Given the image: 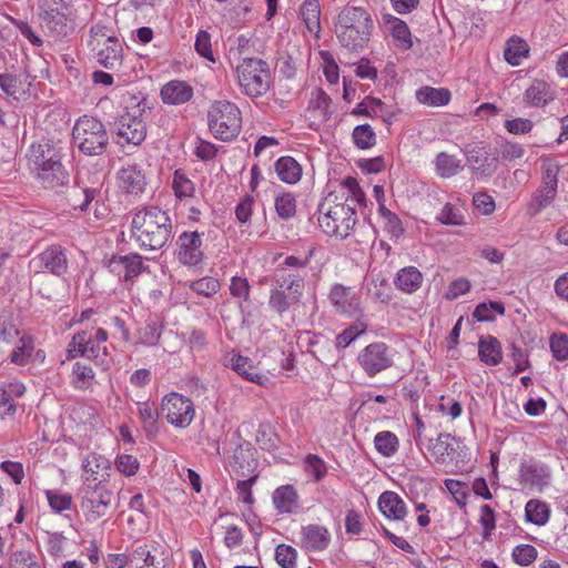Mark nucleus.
<instances>
[{
	"label": "nucleus",
	"mask_w": 568,
	"mask_h": 568,
	"mask_svg": "<svg viewBox=\"0 0 568 568\" xmlns=\"http://www.w3.org/2000/svg\"><path fill=\"white\" fill-rule=\"evenodd\" d=\"M525 517L534 525L544 526L549 520L550 509L546 503L531 499L525 506Z\"/></svg>",
	"instance_id": "37998d69"
},
{
	"label": "nucleus",
	"mask_w": 568,
	"mask_h": 568,
	"mask_svg": "<svg viewBox=\"0 0 568 568\" xmlns=\"http://www.w3.org/2000/svg\"><path fill=\"white\" fill-rule=\"evenodd\" d=\"M304 470L313 476L314 481H320L326 476L327 466L318 455L308 454L304 460Z\"/></svg>",
	"instance_id": "e2e57ef3"
},
{
	"label": "nucleus",
	"mask_w": 568,
	"mask_h": 568,
	"mask_svg": "<svg viewBox=\"0 0 568 568\" xmlns=\"http://www.w3.org/2000/svg\"><path fill=\"white\" fill-rule=\"evenodd\" d=\"M374 445L382 456L390 457L398 450L399 442L394 433L383 430L375 435Z\"/></svg>",
	"instance_id": "3c124183"
},
{
	"label": "nucleus",
	"mask_w": 568,
	"mask_h": 568,
	"mask_svg": "<svg viewBox=\"0 0 568 568\" xmlns=\"http://www.w3.org/2000/svg\"><path fill=\"white\" fill-rule=\"evenodd\" d=\"M131 567L168 568L164 548L154 541L133 545Z\"/></svg>",
	"instance_id": "4468645a"
},
{
	"label": "nucleus",
	"mask_w": 568,
	"mask_h": 568,
	"mask_svg": "<svg viewBox=\"0 0 568 568\" xmlns=\"http://www.w3.org/2000/svg\"><path fill=\"white\" fill-rule=\"evenodd\" d=\"M101 194L98 186H73L69 193V202L74 210L87 212L90 204Z\"/></svg>",
	"instance_id": "2f4dec72"
},
{
	"label": "nucleus",
	"mask_w": 568,
	"mask_h": 568,
	"mask_svg": "<svg viewBox=\"0 0 568 568\" xmlns=\"http://www.w3.org/2000/svg\"><path fill=\"white\" fill-rule=\"evenodd\" d=\"M230 365L232 369H234L240 376L244 377L245 379L252 383L261 385L265 379V377L262 374H260L254 366L250 364L247 357H244L242 355H234L231 358Z\"/></svg>",
	"instance_id": "79ce46f5"
},
{
	"label": "nucleus",
	"mask_w": 568,
	"mask_h": 568,
	"mask_svg": "<svg viewBox=\"0 0 568 568\" xmlns=\"http://www.w3.org/2000/svg\"><path fill=\"white\" fill-rule=\"evenodd\" d=\"M300 14L305 27L316 38L322 30L321 27V4L318 0H304L300 9Z\"/></svg>",
	"instance_id": "f704fd0d"
},
{
	"label": "nucleus",
	"mask_w": 568,
	"mask_h": 568,
	"mask_svg": "<svg viewBox=\"0 0 568 568\" xmlns=\"http://www.w3.org/2000/svg\"><path fill=\"white\" fill-rule=\"evenodd\" d=\"M435 172L443 179L457 175L463 170L462 161L455 155L440 152L434 160Z\"/></svg>",
	"instance_id": "58836bf2"
},
{
	"label": "nucleus",
	"mask_w": 568,
	"mask_h": 568,
	"mask_svg": "<svg viewBox=\"0 0 568 568\" xmlns=\"http://www.w3.org/2000/svg\"><path fill=\"white\" fill-rule=\"evenodd\" d=\"M538 551L532 545L523 544L513 549V559L519 566H529L537 558Z\"/></svg>",
	"instance_id": "338daca9"
},
{
	"label": "nucleus",
	"mask_w": 568,
	"mask_h": 568,
	"mask_svg": "<svg viewBox=\"0 0 568 568\" xmlns=\"http://www.w3.org/2000/svg\"><path fill=\"white\" fill-rule=\"evenodd\" d=\"M104 47L97 52L98 62L106 69H114L122 61V44L114 37L104 40Z\"/></svg>",
	"instance_id": "c756f323"
},
{
	"label": "nucleus",
	"mask_w": 568,
	"mask_h": 568,
	"mask_svg": "<svg viewBox=\"0 0 568 568\" xmlns=\"http://www.w3.org/2000/svg\"><path fill=\"white\" fill-rule=\"evenodd\" d=\"M237 74V83L242 93L255 99L264 95L271 85V71L266 61L244 57L235 68Z\"/></svg>",
	"instance_id": "39448f33"
},
{
	"label": "nucleus",
	"mask_w": 568,
	"mask_h": 568,
	"mask_svg": "<svg viewBox=\"0 0 568 568\" xmlns=\"http://www.w3.org/2000/svg\"><path fill=\"white\" fill-rule=\"evenodd\" d=\"M95 374L85 363L77 362L72 367L71 383L78 389H88L94 383Z\"/></svg>",
	"instance_id": "a18cd8bd"
},
{
	"label": "nucleus",
	"mask_w": 568,
	"mask_h": 568,
	"mask_svg": "<svg viewBox=\"0 0 568 568\" xmlns=\"http://www.w3.org/2000/svg\"><path fill=\"white\" fill-rule=\"evenodd\" d=\"M427 450L437 464L444 466L458 465L466 457V446L448 433H440L436 438L429 439Z\"/></svg>",
	"instance_id": "9b49d317"
},
{
	"label": "nucleus",
	"mask_w": 568,
	"mask_h": 568,
	"mask_svg": "<svg viewBox=\"0 0 568 568\" xmlns=\"http://www.w3.org/2000/svg\"><path fill=\"white\" fill-rule=\"evenodd\" d=\"M139 416L143 428L149 434H154L158 430V409L154 404L149 402L139 404Z\"/></svg>",
	"instance_id": "4d7b16f0"
},
{
	"label": "nucleus",
	"mask_w": 568,
	"mask_h": 568,
	"mask_svg": "<svg viewBox=\"0 0 568 568\" xmlns=\"http://www.w3.org/2000/svg\"><path fill=\"white\" fill-rule=\"evenodd\" d=\"M10 568H45L39 556L31 550L20 549L11 554Z\"/></svg>",
	"instance_id": "de8ad7c7"
},
{
	"label": "nucleus",
	"mask_w": 568,
	"mask_h": 568,
	"mask_svg": "<svg viewBox=\"0 0 568 568\" xmlns=\"http://www.w3.org/2000/svg\"><path fill=\"white\" fill-rule=\"evenodd\" d=\"M381 513L388 519L403 520L407 515L404 500L394 491H384L378 499Z\"/></svg>",
	"instance_id": "bb28decb"
},
{
	"label": "nucleus",
	"mask_w": 568,
	"mask_h": 568,
	"mask_svg": "<svg viewBox=\"0 0 568 568\" xmlns=\"http://www.w3.org/2000/svg\"><path fill=\"white\" fill-rule=\"evenodd\" d=\"M39 10L43 27L53 37H67L72 31L65 13L67 6L62 0H40Z\"/></svg>",
	"instance_id": "f8f14e48"
},
{
	"label": "nucleus",
	"mask_w": 568,
	"mask_h": 568,
	"mask_svg": "<svg viewBox=\"0 0 568 568\" xmlns=\"http://www.w3.org/2000/svg\"><path fill=\"white\" fill-rule=\"evenodd\" d=\"M464 154L474 170L486 172V163L488 161V153L478 145H467Z\"/></svg>",
	"instance_id": "0e129e2a"
},
{
	"label": "nucleus",
	"mask_w": 568,
	"mask_h": 568,
	"mask_svg": "<svg viewBox=\"0 0 568 568\" xmlns=\"http://www.w3.org/2000/svg\"><path fill=\"white\" fill-rule=\"evenodd\" d=\"M552 356L558 361L568 358V335L565 333H554L549 338Z\"/></svg>",
	"instance_id": "774afa93"
},
{
	"label": "nucleus",
	"mask_w": 568,
	"mask_h": 568,
	"mask_svg": "<svg viewBox=\"0 0 568 568\" xmlns=\"http://www.w3.org/2000/svg\"><path fill=\"white\" fill-rule=\"evenodd\" d=\"M34 347V341L31 336H21L9 356L10 362L18 366H26L31 361Z\"/></svg>",
	"instance_id": "ea45409f"
},
{
	"label": "nucleus",
	"mask_w": 568,
	"mask_h": 568,
	"mask_svg": "<svg viewBox=\"0 0 568 568\" xmlns=\"http://www.w3.org/2000/svg\"><path fill=\"white\" fill-rule=\"evenodd\" d=\"M519 476L520 481L530 487L542 488L550 483L549 468L539 463L523 464Z\"/></svg>",
	"instance_id": "a878e982"
},
{
	"label": "nucleus",
	"mask_w": 568,
	"mask_h": 568,
	"mask_svg": "<svg viewBox=\"0 0 568 568\" xmlns=\"http://www.w3.org/2000/svg\"><path fill=\"white\" fill-rule=\"evenodd\" d=\"M172 221L159 206H146L132 219V237L142 250L163 248L172 237Z\"/></svg>",
	"instance_id": "f03ea898"
},
{
	"label": "nucleus",
	"mask_w": 568,
	"mask_h": 568,
	"mask_svg": "<svg viewBox=\"0 0 568 568\" xmlns=\"http://www.w3.org/2000/svg\"><path fill=\"white\" fill-rule=\"evenodd\" d=\"M383 20L398 48L408 50L413 47L412 34L405 21L392 14H385Z\"/></svg>",
	"instance_id": "7c9ffc66"
},
{
	"label": "nucleus",
	"mask_w": 568,
	"mask_h": 568,
	"mask_svg": "<svg viewBox=\"0 0 568 568\" xmlns=\"http://www.w3.org/2000/svg\"><path fill=\"white\" fill-rule=\"evenodd\" d=\"M82 466L84 473L89 474L88 477L90 478V481L93 483H99L98 476H108V471L111 469L110 460L103 455L97 453L87 456L82 462Z\"/></svg>",
	"instance_id": "4c0bfd02"
},
{
	"label": "nucleus",
	"mask_w": 568,
	"mask_h": 568,
	"mask_svg": "<svg viewBox=\"0 0 568 568\" xmlns=\"http://www.w3.org/2000/svg\"><path fill=\"white\" fill-rule=\"evenodd\" d=\"M356 361L368 377H375L393 366L394 351L384 342H374L359 351Z\"/></svg>",
	"instance_id": "9d476101"
},
{
	"label": "nucleus",
	"mask_w": 568,
	"mask_h": 568,
	"mask_svg": "<svg viewBox=\"0 0 568 568\" xmlns=\"http://www.w3.org/2000/svg\"><path fill=\"white\" fill-rule=\"evenodd\" d=\"M297 551L294 547L281 544L275 549L276 562L282 568H296Z\"/></svg>",
	"instance_id": "69168bd1"
},
{
	"label": "nucleus",
	"mask_w": 568,
	"mask_h": 568,
	"mask_svg": "<svg viewBox=\"0 0 568 568\" xmlns=\"http://www.w3.org/2000/svg\"><path fill=\"white\" fill-rule=\"evenodd\" d=\"M275 171L281 181L295 184L301 180L302 168L292 156H282L275 162Z\"/></svg>",
	"instance_id": "e433bc0d"
},
{
	"label": "nucleus",
	"mask_w": 568,
	"mask_h": 568,
	"mask_svg": "<svg viewBox=\"0 0 568 568\" xmlns=\"http://www.w3.org/2000/svg\"><path fill=\"white\" fill-rule=\"evenodd\" d=\"M45 497L50 508L54 513L60 514L64 510H69L72 506V497L69 493L48 489L45 490Z\"/></svg>",
	"instance_id": "bf43d9fd"
},
{
	"label": "nucleus",
	"mask_w": 568,
	"mask_h": 568,
	"mask_svg": "<svg viewBox=\"0 0 568 568\" xmlns=\"http://www.w3.org/2000/svg\"><path fill=\"white\" fill-rule=\"evenodd\" d=\"M116 178L120 189L128 194L139 195L145 190L146 176L142 166L136 163L123 165Z\"/></svg>",
	"instance_id": "a211bd4d"
},
{
	"label": "nucleus",
	"mask_w": 568,
	"mask_h": 568,
	"mask_svg": "<svg viewBox=\"0 0 568 568\" xmlns=\"http://www.w3.org/2000/svg\"><path fill=\"white\" fill-rule=\"evenodd\" d=\"M527 52V44L524 41L511 39L505 49L504 57L509 64L519 65Z\"/></svg>",
	"instance_id": "680f3d73"
},
{
	"label": "nucleus",
	"mask_w": 568,
	"mask_h": 568,
	"mask_svg": "<svg viewBox=\"0 0 568 568\" xmlns=\"http://www.w3.org/2000/svg\"><path fill=\"white\" fill-rule=\"evenodd\" d=\"M328 298L338 314L352 317L362 313L361 297L353 287L334 284Z\"/></svg>",
	"instance_id": "dca6fc26"
},
{
	"label": "nucleus",
	"mask_w": 568,
	"mask_h": 568,
	"mask_svg": "<svg viewBox=\"0 0 568 568\" xmlns=\"http://www.w3.org/2000/svg\"><path fill=\"white\" fill-rule=\"evenodd\" d=\"M416 99L422 104L443 106L449 103L452 94L446 88L422 87L416 91Z\"/></svg>",
	"instance_id": "c9c22d12"
},
{
	"label": "nucleus",
	"mask_w": 568,
	"mask_h": 568,
	"mask_svg": "<svg viewBox=\"0 0 568 568\" xmlns=\"http://www.w3.org/2000/svg\"><path fill=\"white\" fill-rule=\"evenodd\" d=\"M304 278L297 274H287L276 281V286L271 290L268 306L272 311L282 315L288 308L300 303L303 296Z\"/></svg>",
	"instance_id": "1a4fd4ad"
},
{
	"label": "nucleus",
	"mask_w": 568,
	"mask_h": 568,
	"mask_svg": "<svg viewBox=\"0 0 568 568\" xmlns=\"http://www.w3.org/2000/svg\"><path fill=\"white\" fill-rule=\"evenodd\" d=\"M556 194V189H546V186L540 185L532 194L531 201L528 205V213L532 216L539 214L544 209L552 203Z\"/></svg>",
	"instance_id": "49530a36"
},
{
	"label": "nucleus",
	"mask_w": 568,
	"mask_h": 568,
	"mask_svg": "<svg viewBox=\"0 0 568 568\" xmlns=\"http://www.w3.org/2000/svg\"><path fill=\"white\" fill-rule=\"evenodd\" d=\"M378 213L384 222V230L390 235V239L398 240L405 233V227L397 214L392 212L386 205H381Z\"/></svg>",
	"instance_id": "09e8293b"
},
{
	"label": "nucleus",
	"mask_w": 568,
	"mask_h": 568,
	"mask_svg": "<svg viewBox=\"0 0 568 568\" xmlns=\"http://www.w3.org/2000/svg\"><path fill=\"white\" fill-rule=\"evenodd\" d=\"M202 236L203 233L185 231L178 237L176 256L180 263L186 266H195L202 262L204 256Z\"/></svg>",
	"instance_id": "2eb2a0df"
},
{
	"label": "nucleus",
	"mask_w": 568,
	"mask_h": 568,
	"mask_svg": "<svg viewBox=\"0 0 568 568\" xmlns=\"http://www.w3.org/2000/svg\"><path fill=\"white\" fill-rule=\"evenodd\" d=\"M318 225L328 236L346 239L357 223L356 210L337 192H329L318 204Z\"/></svg>",
	"instance_id": "7ed1b4c3"
},
{
	"label": "nucleus",
	"mask_w": 568,
	"mask_h": 568,
	"mask_svg": "<svg viewBox=\"0 0 568 568\" xmlns=\"http://www.w3.org/2000/svg\"><path fill=\"white\" fill-rule=\"evenodd\" d=\"M60 150L59 141L42 139L30 146L29 160L33 166L44 165L52 161L61 160Z\"/></svg>",
	"instance_id": "5701e85b"
},
{
	"label": "nucleus",
	"mask_w": 568,
	"mask_h": 568,
	"mask_svg": "<svg viewBox=\"0 0 568 568\" xmlns=\"http://www.w3.org/2000/svg\"><path fill=\"white\" fill-rule=\"evenodd\" d=\"M436 221L443 225L462 226L465 224V215L457 205L445 203L436 215Z\"/></svg>",
	"instance_id": "864d4df0"
},
{
	"label": "nucleus",
	"mask_w": 568,
	"mask_h": 568,
	"mask_svg": "<svg viewBox=\"0 0 568 568\" xmlns=\"http://www.w3.org/2000/svg\"><path fill=\"white\" fill-rule=\"evenodd\" d=\"M504 315L505 313V306L500 302H484L479 303L474 313L473 317L476 318L478 322H493L495 320V315Z\"/></svg>",
	"instance_id": "13d9d810"
},
{
	"label": "nucleus",
	"mask_w": 568,
	"mask_h": 568,
	"mask_svg": "<svg viewBox=\"0 0 568 568\" xmlns=\"http://www.w3.org/2000/svg\"><path fill=\"white\" fill-rule=\"evenodd\" d=\"M233 470L242 477L251 476L254 471L256 462L253 458V453L251 447L246 446H237L234 449L232 460L230 462Z\"/></svg>",
	"instance_id": "473e14b6"
},
{
	"label": "nucleus",
	"mask_w": 568,
	"mask_h": 568,
	"mask_svg": "<svg viewBox=\"0 0 568 568\" xmlns=\"http://www.w3.org/2000/svg\"><path fill=\"white\" fill-rule=\"evenodd\" d=\"M352 139L354 144L361 150L371 149L376 144V134L369 124L355 126Z\"/></svg>",
	"instance_id": "5fc2aeb1"
},
{
	"label": "nucleus",
	"mask_w": 568,
	"mask_h": 568,
	"mask_svg": "<svg viewBox=\"0 0 568 568\" xmlns=\"http://www.w3.org/2000/svg\"><path fill=\"white\" fill-rule=\"evenodd\" d=\"M331 539L329 530L323 525L308 524L301 528L300 546L307 552H322L326 550Z\"/></svg>",
	"instance_id": "f3484780"
},
{
	"label": "nucleus",
	"mask_w": 568,
	"mask_h": 568,
	"mask_svg": "<svg viewBox=\"0 0 568 568\" xmlns=\"http://www.w3.org/2000/svg\"><path fill=\"white\" fill-rule=\"evenodd\" d=\"M275 211L282 220H290L296 214V199L294 194L284 192L275 197Z\"/></svg>",
	"instance_id": "6e6d98bb"
},
{
	"label": "nucleus",
	"mask_w": 568,
	"mask_h": 568,
	"mask_svg": "<svg viewBox=\"0 0 568 568\" xmlns=\"http://www.w3.org/2000/svg\"><path fill=\"white\" fill-rule=\"evenodd\" d=\"M541 165V185L546 189H558V174L560 165L549 156L540 159Z\"/></svg>",
	"instance_id": "603ef678"
},
{
	"label": "nucleus",
	"mask_w": 568,
	"mask_h": 568,
	"mask_svg": "<svg viewBox=\"0 0 568 568\" xmlns=\"http://www.w3.org/2000/svg\"><path fill=\"white\" fill-rule=\"evenodd\" d=\"M161 409L166 420L180 428L187 427L195 414L192 400L178 393L166 395L162 400Z\"/></svg>",
	"instance_id": "ddd939ff"
},
{
	"label": "nucleus",
	"mask_w": 568,
	"mask_h": 568,
	"mask_svg": "<svg viewBox=\"0 0 568 568\" xmlns=\"http://www.w3.org/2000/svg\"><path fill=\"white\" fill-rule=\"evenodd\" d=\"M108 341V333L103 328H97L94 335L85 331V345L82 357L94 361L98 365L108 366V348L103 345Z\"/></svg>",
	"instance_id": "aec40b11"
},
{
	"label": "nucleus",
	"mask_w": 568,
	"mask_h": 568,
	"mask_svg": "<svg viewBox=\"0 0 568 568\" xmlns=\"http://www.w3.org/2000/svg\"><path fill=\"white\" fill-rule=\"evenodd\" d=\"M33 169L38 180L45 189H55L68 182L69 174L64 170L61 160H55L44 165H37Z\"/></svg>",
	"instance_id": "4be33fe9"
},
{
	"label": "nucleus",
	"mask_w": 568,
	"mask_h": 568,
	"mask_svg": "<svg viewBox=\"0 0 568 568\" xmlns=\"http://www.w3.org/2000/svg\"><path fill=\"white\" fill-rule=\"evenodd\" d=\"M82 514L88 523H95L103 518L111 508L113 500V491L103 480L99 483L90 481L85 477L82 488L80 489Z\"/></svg>",
	"instance_id": "6e6552de"
},
{
	"label": "nucleus",
	"mask_w": 568,
	"mask_h": 568,
	"mask_svg": "<svg viewBox=\"0 0 568 568\" xmlns=\"http://www.w3.org/2000/svg\"><path fill=\"white\" fill-rule=\"evenodd\" d=\"M209 129L214 138L230 141L240 134L242 128L241 111L230 101L214 102L207 112Z\"/></svg>",
	"instance_id": "0eeeda50"
},
{
	"label": "nucleus",
	"mask_w": 568,
	"mask_h": 568,
	"mask_svg": "<svg viewBox=\"0 0 568 568\" xmlns=\"http://www.w3.org/2000/svg\"><path fill=\"white\" fill-rule=\"evenodd\" d=\"M272 501L278 514H296L300 509V497L293 485L277 487Z\"/></svg>",
	"instance_id": "393cba45"
},
{
	"label": "nucleus",
	"mask_w": 568,
	"mask_h": 568,
	"mask_svg": "<svg viewBox=\"0 0 568 568\" xmlns=\"http://www.w3.org/2000/svg\"><path fill=\"white\" fill-rule=\"evenodd\" d=\"M367 329V325L362 322H357L349 327L345 328L336 336V347L346 348L349 346L358 336L364 334Z\"/></svg>",
	"instance_id": "052dcab7"
},
{
	"label": "nucleus",
	"mask_w": 568,
	"mask_h": 568,
	"mask_svg": "<svg viewBox=\"0 0 568 568\" xmlns=\"http://www.w3.org/2000/svg\"><path fill=\"white\" fill-rule=\"evenodd\" d=\"M341 190L339 197L344 199L346 203L353 206L355 203L366 206V195L355 178L347 176L344 179L341 183Z\"/></svg>",
	"instance_id": "a19ab883"
},
{
	"label": "nucleus",
	"mask_w": 568,
	"mask_h": 568,
	"mask_svg": "<svg viewBox=\"0 0 568 568\" xmlns=\"http://www.w3.org/2000/svg\"><path fill=\"white\" fill-rule=\"evenodd\" d=\"M108 268L119 277L131 281L144 270L142 256L138 253L113 255L108 262Z\"/></svg>",
	"instance_id": "6ab92c4d"
},
{
	"label": "nucleus",
	"mask_w": 568,
	"mask_h": 568,
	"mask_svg": "<svg viewBox=\"0 0 568 568\" xmlns=\"http://www.w3.org/2000/svg\"><path fill=\"white\" fill-rule=\"evenodd\" d=\"M479 359L488 365L496 366L503 361V349L500 342L491 335L480 336L478 341Z\"/></svg>",
	"instance_id": "c85d7f7f"
},
{
	"label": "nucleus",
	"mask_w": 568,
	"mask_h": 568,
	"mask_svg": "<svg viewBox=\"0 0 568 568\" xmlns=\"http://www.w3.org/2000/svg\"><path fill=\"white\" fill-rule=\"evenodd\" d=\"M126 112L120 115L112 125L114 141L121 148L140 145L146 136V125L142 119L145 111L144 100L126 106Z\"/></svg>",
	"instance_id": "423d86ee"
},
{
	"label": "nucleus",
	"mask_w": 568,
	"mask_h": 568,
	"mask_svg": "<svg viewBox=\"0 0 568 568\" xmlns=\"http://www.w3.org/2000/svg\"><path fill=\"white\" fill-rule=\"evenodd\" d=\"M554 100L550 84L544 80H535L525 90L524 101L535 108H544Z\"/></svg>",
	"instance_id": "cd10ccee"
},
{
	"label": "nucleus",
	"mask_w": 568,
	"mask_h": 568,
	"mask_svg": "<svg viewBox=\"0 0 568 568\" xmlns=\"http://www.w3.org/2000/svg\"><path fill=\"white\" fill-rule=\"evenodd\" d=\"M172 189L179 200L191 199L195 194L194 183L186 176L183 170H175L172 179Z\"/></svg>",
	"instance_id": "8fccbe9b"
},
{
	"label": "nucleus",
	"mask_w": 568,
	"mask_h": 568,
	"mask_svg": "<svg viewBox=\"0 0 568 568\" xmlns=\"http://www.w3.org/2000/svg\"><path fill=\"white\" fill-rule=\"evenodd\" d=\"M72 139L79 151L88 156L102 155L109 145V134L104 124L89 115H83L75 121Z\"/></svg>",
	"instance_id": "20e7f679"
},
{
	"label": "nucleus",
	"mask_w": 568,
	"mask_h": 568,
	"mask_svg": "<svg viewBox=\"0 0 568 568\" xmlns=\"http://www.w3.org/2000/svg\"><path fill=\"white\" fill-rule=\"evenodd\" d=\"M423 282V275L415 266H406L399 270L394 278L395 286L404 293L416 292Z\"/></svg>",
	"instance_id": "72a5a7b5"
},
{
	"label": "nucleus",
	"mask_w": 568,
	"mask_h": 568,
	"mask_svg": "<svg viewBox=\"0 0 568 568\" xmlns=\"http://www.w3.org/2000/svg\"><path fill=\"white\" fill-rule=\"evenodd\" d=\"M160 94L165 104L179 105L192 99L193 88L185 81L172 80L162 87Z\"/></svg>",
	"instance_id": "b1692460"
},
{
	"label": "nucleus",
	"mask_w": 568,
	"mask_h": 568,
	"mask_svg": "<svg viewBox=\"0 0 568 568\" xmlns=\"http://www.w3.org/2000/svg\"><path fill=\"white\" fill-rule=\"evenodd\" d=\"M40 267L55 276H62L68 271L67 251L61 245H50L37 257Z\"/></svg>",
	"instance_id": "412c9836"
},
{
	"label": "nucleus",
	"mask_w": 568,
	"mask_h": 568,
	"mask_svg": "<svg viewBox=\"0 0 568 568\" xmlns=\"http://www.w3.org/2000/svg\"><path fill=\"white\" fill-rule=\"evenodd\" d=\"M229 44L227 57L230 60L234 59L242 62L244 57H250L254 52V42L252 38L245 34L229 39Z\"/></svg>",
	"instance_id": "c03bdc74"
},
{
	"label": "nucleus",
	"mask_w": 568,
	"mask_h": 568,
	"mask_svg": "<svg viewBox=\"0 0 568 568\" xmlns=\"http://www.w3.org/2000/svg\"><path fill=\"white\" fill-rule=\"evenodd\" d=\"M374 30L372 13L362 6L346 4L334 19V33L339 45L352 53H361L368 48Z\"/></svg>",
	"instance_id": "f257e3e1"
}]
</instances>
